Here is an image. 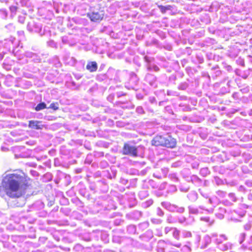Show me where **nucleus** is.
Masks as SVG:
<instances>
[{"label":"nucleus","mask_w":252,"mask_h":252,"mask_svg":"<svg viewBox=\"0 0 252 252\" xmlns=\"http://www.w3.org/2000/svg\"><path fill=\"white\" fill-rule=\"evenodd\" d=\"M200 220L206 223V225L208 226L212 225L214 223V220L209 217H201Z\"/></svg>","instance_id":"nucleus-13"},{"label":"nucleus","mask_w":252,"mask_h":252,"mask_svg":"<svg viewBox=\"0 0 252 252\" xmlns=\"http://www.w3.org/2000/svg\"><path fill=\"white\" fill-rule=\"evenodd\" d=\"M199 192L201 195L205 198H208L209 197V195L207 193L204 192L201 189H199Z\"/></svg>","instance_id":"nucleus-44"},{"label":"nucleus","mask_w":252,"mask_h":252,"mask_svg":"<svg viewBox=\"0 0 252 252\" xmlns=\"http://www.w3.org/2000/svg\"><path fill=\"white\" fill-rule=\"evenodd\" d=\"M188 87V85L186 83H182L180 84L178 86V89L181 90H186Z\"/></svg>","instance_id":"nucleus-36"},{"label":"nucleus","mask_w":252,"mask_h":252,"mask_svg":"<svg viewBox=\"0 0 252 252\" xmlns=\"http://www.w3.org/2000/svg\"><path fill=\"white\" fill-rule=\"evenodd\" d=\"M139 197L140 199H143L148 196L149 194L147 190H141L139 192Z\"/></svg>","instance_id":"nucleus-28"},{"label":"nucleus","mask_w":252,"mask_h":252,"mask_svg":"<svg viewBox=\"0 0 252 252\" xmlns=\"http://www.w3.org/2000/svg\"><path fill=\"white\" fill-rule=\"evenodd\" d=\"M216 193L220 198L224 197L226 194V192L222 190H218Z\"/></svg>","instance_id":"nucleus-37"},{"label":"nucleus","mask_w":252,"mask_h":252,"mask_svg":"<svg viewBox=\"0 0 252 252\" xmlns=\"http://www.w3.org/2000/svg\"><path fill=\"white\" fill-rule=\"evenodd\" d=\"M86 68L90 72L95 71L97 68V65L96 62H91L88 63Z\"/></svg>","instance_id":"nucleus-15"},{"label":"nucleus","mask_w":252,"mask_h":252,"mask_svg":"<svg viewBox=\"0 0 252 252\" xmlns=\"http://www.w3.org/2000/svg\"><path fill=\"white\" fill-rule=\"evenodd\" d=\"M210 173V171L209 169L207 167L202 168L200 170V174L201 176L203 177H205L209 175Z\"/></svg>","instance_id":"nucleus-26"},{"label":"nucleus","mask_w":252,"mask_h":252,"mask_svg":"<svg viewBox=\"0 0 252 252\" xmlns=\"http://www.w3.org/2000/svg\"><path fill=\"white\" fill-rule=\"evenodd\" d=\"M177 221L184 225H187L188 224L187 221V220L184 217H179L177 219Z\"/></svg>","instance_id":"nucleus-30"},{"label":"nucleus","mask_w":252,"mask_h":252,"mask_svg":"<svg viewBox=\"0 0 252 252\" xmlns=\"http://www.w3.org/2000/svg\"><path fill=\"white\" fill-rule=\"evenodd\" d=\"M212 240H213V238L212 237V234L210 236L209 235H205L203 238V240L204 241L205 244L204 246H202L201 248H206L209 244H210L212 241Z\"/></svg>","instance_id":"nucleus-19"},{"label":"nucleus","mask_w":252,"mask_h":252,"mask_svg":"<svg viewBox=\"0 0 252 252\" xmlns=\"http://www.w3.org/2000/svg\"><path fill=\"white\" fill-rule=\"evenodd\" d=\"M88 16L94 22H99L103 17V11L93 12L88 14Z\"/></svg>","instance_id":"nucleus-7"},{"label":"nucleus","mask_w":252,"mask_h":252,"mask_svg":"<svg viewBox=\"0 0 252 252\" xmlns=\"http://www.w3.org/2000/svg\"><path fill=\"white\" fill-rule=\"evenodd\" d=\"M198 209V211L200 212H199V214H203L204 212H206L208 213H213L214 212L213 208L207 209L203 205L199 206Z\"/></svg>","instance_id":"nucleus-18"},{"label":"nucleus","mask_w":252,"mask_h":252,"mask_svg":"<svg viewBox=\"0 0 252 252\" xmlns=\"http://www.w3.org/2000/svg\"><path fill=\"white\" fill-rule=\"evenodd\" d=\"M166 246V242L163 240H160L158 242L157 251L158 252H164L165 248Z\"/></svg>","instance_id":"nucleus-14"},{"label":"nucleus","mask_w":252,"mask_h":252,"mask_svg":"<svg viewBox=\"0 0 252 252\" xmlns=\"http://www.w3.org/2000/svg\"><path fill=\"white\" fill-rule=\"evenodd\" d=\"M176 145V140L170 135L166 134L165 138V147L173 148Z\"/></svg>","instance_id":"nucleus-10"},{"label":"nucleus","mask_w":252,"mask_h":252,"mask_svg":"<svg viewBox=\"0 0 252 252\" xmlns=\"http://www.w3.org/2000/svg\"><path fill=\"white\" fill-rule=\"evenodd\" d=\"M29 126L32 128L41 129L43 128V125L41 124V122L37 121H30L29 122Z\"/></svg>","instance_id":"nucleus-11"},{"label":"nucleus","mask_w":252,"mask_h":252,"mask_svg":"<svg viewBox=\"0 0 252 252\" xmlns=\"http://www.w3.org/2000/svg\"><path fill=\"white\" fill-rule=\"evenodd\" d=\"M187 197L190 201L194 202L198 199V194L195 191H191L188 194Z\"/></svg>","instance_id":"nucleus-16"},{"label":"nucleus","mask_w":252,"mask_h":252,"mask_svg":"<svg viewBox=\"0 0 252 252\" xmlns=\"http://www.w3.org/2000/svg\"><path fill=\"white\" fill-rule=\"evenodd\" d=\"M240 63L242 65H244V60H241V61H240Z\"/></svg>","instance_id":"nucleus-61"},{"label":"nucleus","mask_w":252,"mask_h":252,"mask_svg":"<svg viewBox=\"0 0 252 252\" xmlns=\"http://www.w3.org/2000/svg\"><path fill=\"white\" fill-rule=\"evenodd\" d=\"M121 222V220H116L114 221V223L116 225H118L120 224Z\"/></svg>","instance_id":"nucleus-54"},{"label":"nucleus","mask_w":252,"mask_h":252,"mask_svg":"<svg viewBox=\"0 0 252 252\" xmlns=\"http://www.w3.org/2000/svg\"><path fill=\"white\" fill-rule=\"evenodd\" d=\"M228 196H229V198H230V199L231 201H232L233 202L236 201L237 198H236V197L235 196V195L234 193H230L228 194Z\"/></svg>","instance_id":"nucleus-40"},{"label":"nucleus","mask_w":252,"mask_h":252,"mask_svg":"<svg viewBox=\"0 0 252 252\" xmlns=\"http://www.w3.org/2000/svg\"><path fill=\"white\" fill-rule=\"evenodd\" d=\"M142 213L141 211L134 210L126 215V218L134 220H137L142 217Z\"/></svg>","instance_id":"nucleus-8"},{"label":"nucleus","mask_w":252,"mask_h":252,"mask_svg":"<svg viewBox=\"0 0 252 252\" xmlns=\"http://www.w3.org/2000/svg\"><path fill=\"white\" fill-rule=\"evenodd\" d=\"M148 69L149 71L153 70V71L157 72V71H159V68L158 66H157L156 65L150 64L148 67Z\"/></svg>","instance_id":"nucleus-31"},{"label":"nucleus","mask_w":252,"mask_h":252,"mask_svg":"<svg viewBox=\"0 0 252 252\" xmlns=\"http://www.w3.org/2000/svg\"><path fill=\"white\" fill-rule=\"evenodd\" d=\"M136 228L134 225H129L127 227V231L129 234H134L136 232Z\"/></svg>","instance_id":"nucleus-27"},{"label":"nucleus","mask_w":252,"mask_h":252,"mask_svg":"<svg viewBox=\"0 0 252 252\" xmlns=\"http://www.w3.org/2000/svg\"><path fill=\"white\" fill-rule=\"evenodd\" d=\"M189 181L191 182L196 186L200 185L202 183L201 180L197 176L195 175L191 176Z\"/></svg>","instance_id":"nucleus-17"},{"label":"nucleus","mask_w":252,"mask_h":252,"mask_svg":"<svg viewBox=\"0 0 252 252\" xmlns=\"http://www.w3.org/2000/svg\"><path fill=\"white\" fill-rule=\"evenodd\" d=\"M122 183L124 184H126L127 183V181L123 179L122 180Z\"/></svg>","instance_id":"nucleus-60"},{"label":"nucleus","mask_w":252,"mask_h":252,"mask_svg":"<svg viewBox=\"0 0 252 252\" xmlns=\"http://www.w3.org/2000/svg\"><path fill=\"white\" fill-rule=\"evenodd\" d=\"M25 182L24 177L17 173L6 175L2 181L6 194L11 198L21 196L25 193Z\"/></svg>","instance_id":"nucleus-1"},{"label":"nucleus","mask_w":252,"mask_h":252,"mask_svg":"<svg viewBox=\"0 0 252 252\" xmlns=\"http://www.w3.org/2000/svg\"><path fill=\"white\" fill-rule=\"evenodd\" d=\"M10 10L11 11L14 12L16 11V8L15 7H11L10 8Z\"/></svg>","instance_id":"nucleus-59"},{"label":"nucleus","mask_w":252,"mask_h":252,"mask_svg":"<svg viewBox=\"0 0 252 252\" xmlns=\"http://www.w3.org/2000/svg\"><path fill=\"white\" fill-rule=\"evenodd\" d=\"M232 97L236 100L239 99V94L237 92H235L232 94Z\"/></svg>","instance_id":"nucleus-49"},{"label":"nucleus","mask_w":252,"mask_h":252,"mask_svg":"<svg viewBox=\"0 0 252 252\" xmlns=\"http://www.w3.org/2000/svg\"><path fill=\"white\" fill-rule=\"evenodd\" d=\"M0 12L3 15L4 18H6L7 16V13L5 10H0Z\"/></svg>","instance_id":"nucleus-52"},{"label":"nucleus","mask_w":252,"mask_h":252,"mask_svg":"<svg viewBox=\"0 0 252 252\" xmlns=\"http://www.w3.org/2000/svg\"><path fill=\"white\" fill-rule=\"evenodd\" d=\"M138 82L137 75L134 73L130 74L129 87L128 89H134Z\"/></svg>","instance_id":"nucleus-9"},{"label":"nucleus","mask_w":252,"mask_h":252,"mask_svg":"<svg viewBox=\"0 0 252 252\" xmlns=\"http://www.w3.org/2000/svg\"><path fill=\"white\" fill-rule=\"evenodd\" d=\"M239 190L241 191H245V188L243 186H241L239 187Z\"/></svg>","instance_id":"nucleus-58"},{"label":"nucleus","mask_w":252,"mask_h":252,"mask_svg":"<svg viewBox=\"0 0 252 252\" xmlns=\"http://www.w3.org/2000/svg\"><path fill=\"white\" fill-rule=\"evenodd\" d=\"M124 198L127 202L128 205L130 208L134 207L137 204L135 195L133 192H130L126 193L124 196Z\"/></svg>","instance_id":"nucleus-5"},{"label":"nucleus","mask_w":252,"mask_h":252,"mask_svg":"<svg viewBox=\"0 0 252 252\" xmlns=\"http://www.w3.org/2000/svg\"><path fill=\"white\" fill-rule=\"evenodd\" d=\"M157 215L159 217H162L164 215V212L161 210V208L158 207L157 209Z\"/></svg>","instance_id":"nucleus-39"},{"label":"nucleus","mask_w":252,"mask_h":252,"mask_svg":"<svg viewBox=\"0 0 252 252\" xmlns=\"http://www.w3.org/2000/svg\"><path fill=\"white\" fill-rule=\"evenodd\" d=\"M189 209V214H194V215H197L199 214V211H198V207H195L193 206H189L188 207Z\"/></svg>","instance_id":"nucleus-20"},{"label":"nucleus","mask_w":252,"mask_h":252,"mask_svg":"<svg viewBox=\"0 0 252 252\" xmlns=\"http://www.w3.org/2000/svg\"><path fill=\"white\" fill-rule=\"evenodd\" d=\"M162 103H163V101H160V102H159V105H162Z\"/></svg>","instance_id":"nucleus-64"},{"label":"nucleus","mask_w":252,"mask_h":252,"mask_svg":"<svg viewBox=\"0 0 252 252\" xmlns=\"http://www.w3.org/2000/svg\"><path fill=\"white\" fill-rule=\"evenodd\" d=\"M150 101L151 103H154L156 101V99L154 97H150Z\"/></svg>","instance_id":"nucleus-57"},{"label":"nucleus","mask_w":252,"mask_h":252,"mask_svg":"<svg viewBox=\"0 0 252 252\" xmlns=\"http://www.w3.org/2000/svg\"><path fill=\"white\" fill-rule=\"evenodd\" d=\"M166 135H157L153 139L152 145L155 146H163L165 147V138Z\"/></svg>","instance_id":"nucleus-6"},{"label":"nucleus","mask_w":252,"mask_h":252,"mask_svg":"<svg viewBox=\"0 0 252 252\" xmlns=\"http://www.w3.org/2000/svg\"><path fill=\"white\" fill-rule=\"evenodd\" d=\"M189 244L185 245L183 246L181 249V251L182 252H190L191 251V249L190 246V243H189Z\"/></svg>","instance_id":"nucleus-25"},{"label":"nucleus","mask_w":252,"mask_h":252,"mask_svg":"<svg viewBox=\"0 0 252 252\" xmlns=\"http://www.w3.org/2000/svg\"><path fill=\"white\" fill-rule=\"evenodd\" d=\"M142 147H138L136 148L135 146L130 144H125L123 148L124 154L130 155L133 157H137L139 156V150H142Z\"/></svg>","instance_id":"nucleus-3"},{"label":"nucleus","mask_w":252,"mask_h":252,"mask_svg":"<svg viewBox=\"0 0 252 252\" xmlns=\"http://www.w3.org/2000/svg\"><path fill=\"white\" fill-rule=\"evenodd\" d=\"M151 221L155 224H160L162 220L159 219L153 218L151 219Z\"/></svg>","instance_id":"nucleus-41"},{"label":"nucleus","mask_w":252,"mask_h":252,"mask_svg":"<svg viewBox=\"0 0 252 252\" xmlns=\"http://www.w3.org/2000/svg\"><path fill=\"white\" fill-rule=\"evenodd\" d=\"M213 241L217 245V247L220 250L225 251L232 248V244L230 242L223 243L227 240V237L224 234L218 235L217 233H212Z\"/></svg>","instance_id":"nucleus-2"},{"label":"nucleus","mask_w":252,"mask_h":252,"mask_svg":"<svg viewBox=\"0 0 252 252\" xmlns=\"http://www.w3.org/2000/svg\"><path fill=\"white\" fill-rule=\"evenodd\" d=\"M122 238L118 236H114L113 237V242L120 244L122 242Z\"/></svg>","instance_id":"nucleus-35"},{"label":"nucleus","mask_w":252,"mask_h":252,"mask_svg":"<svg viewBox=\"0 0 252 252\" xmlns=\"http://www.w3.org/2000/svg\"><path fill=\"white\" fill-rule=\"evenodd\" d=\"M246 184L249 187H252V182L251 181H246Z\"/></svg>","instance_id":"nucleus-56"},{"label":"nucleus","mask_w":252,"mask_h":252,"mask_svg":"<svg viewBox=\"0 0 252 252\" xmlns=\"http://www.w3.org/2000/svg\"><path fill=\"white\" fill-rule=\"evenodd\" d=\"M169 244L176 247L177 248H180L182 246L181 243H173L172 242H169Z\"/></svg>","instance_id":"nucleus-48"},{"label":"nucleus","mask_w":252,"mask_h":252,"mask_svg":"<svg viewBox=\"0 0 252 252\" xmlns=\"http://www.w3.org/2000/svg\"><path fill=\"white\" fill-rule=\"evenodd\" d=\"M180 190L182 192H186L189 190V188H188V187L184 188L183 187H181L180 188Z\"/></svg>","instance_id":"nucleus-50"},{"label":"nucleus","mask_w":252,"mask_h":252,"mask_svg":"<svg viewBox=\"0 0 252 252\" xmlns=\"http://www.w3.org/2000/svg\"><path fill=\"white\" fill-rule=\"evenodd\" d=\"M220 212L216 213V216L220 219H222L224 217V214L225 213V209L223 208H219Z\"/></svg>","instance_id":"nucleus-22"},{"label":"nucleus","mask_w":252,"mask_h":252,"mask_svg":"<svg viewBox=\"0 0 252 252\" xmlns=\"http://www.w3.org/2000/svg\"><path fill=\"white\" fill-rule=\"evenodd\" d=\"M173 228H171L169 227H166L164 229V232L165 234H167L169 232H170L171 230H173Z\"/></svg>","instance_id":"nucleus-51"},{"label":"nucleus","mask_w":252,"mask_h":252,"mask_svg":"<svg viewBox=\"0 0 252 252\" xmlns=\"http://www.w3.org/2000/svg\"><path fill=\"white\" fill-rule=\"evenodd\" d=\"M209 201V203H210V204H212V203H213L212 200L211 198L209 199V201Z\"/></svg>","instance_id":"nucleus-62"},{"label":"nucleus","mask_w":252,"mask_h":252,"mask_svg":"<svg viewBox=\"0 0 252 252\" xmlns=\"http://www.w3.org/2000/svg\"><path fill=\"white\" fill-rule=\"evenodd\" d=\"M154 176L156 177V178H158L159 179L160 178V177L158 176H156L155 174H154Z\"/></svg>","instance_id":"nucleus-63"},{"label":"nucleus","mask_w":252,"mask_h":252,"mask_svg":"<svg viewBox=\"0 0 252 252\" xmlns=\"http://www.w3.org/2000/svg\"><path fill=\"white\" fill-rule=\"evenodd\" d=\"M172 235L175 239L179 240L180 239V231L178 230L176 228H173Z\"/></svg>","instance_id":"nucleus-24"},{"label":"nucleus","mask_w":252,"mask_h":252,"mask_svg":"<svg viewBox=\"0 0 252 252\" xmlns=\"http://www.w3.org/2000/svg\"><path fill=\"white\" fill-rule=\"evenodd\" d=\"M246 234L245 233H241L238 237V241L240 244H242L245 239Z\"/></svg>","instance_id":"nucleus-33"},{"label":"nucleus","mask_w":252,"mask_h":252,"mask_svg":"<svg viewBox=\"0 0 252 252\" xmlns=\"http://www.w3.org/2000/svg\"><path fill=\"white\" fill-rule=\"evenodd\" d=\"M159 9H160V11L162 13H165L167 10H170L171 9V6L170 5H167V6H163V5H158V6Z\"/></svg>","instance_id":"nucleus-23"},{"label":"nucleus","mask_w":252,"mask_h":252,"mask_svg":"<svg viewBox=\"0 0 252 252\" xmlns=\"http://www.w3.org/2000/svg\"><path fill=\"white\" fill-rule=\"evenodd\" d=\"M183 236L185 238H189L191 237V233L189 231H185L183 232Z\"/></svg>","instance_id":"nucleus-42"},{"label":"nucleus","mask_w":252,"mask_h":252,"mask_svg":"<svg viewBox=\"0 0 252 252\" xmlns=\"http://www.w3.org/2000/svg\"><path fill=\"white\" fill-rule=\"evenodd\" d=\"M125 94L123 93L122 92H118L116 93V95L118 97H119L121 96L124 95Z\"/></svg>","instance_id":"nucleus-53"},{"label":"nucleus","mask_w":252,"mask_h":252,"mask_svg":"<svg viewBox=\"0 0 252 252\" xmlns=\"http://www.w3.org/2000/svg\"><path fill=\"white\" fill-rule=\"evenodd\" d=\"M161 205L167 211L171 212H176L178 213H183L185 212V209L183 207L178 206L175 204H173L168 201H164L161 203Z\"/></svg>","instance_id":"nucleus-4"},{"label":"nucleus","mask_w":252,"mask_h":252,"mask_svg":"<svg viewBox=\"0 0 252 252\" xmlns=\"http://www.w3.org/2000/svg\"><path fill=\"white\" fill-rule=\"evenodd\" d=\"M140 227L147 228L149 226V223L148 222H144L139 224Z\"/></svg>","instance_id":"nucleus-47"},{"label":"nucleus","mask_w":252,"mask_h":252,"mask_svg":"<svg viewBox=\"0 0 252 252\" xmlns=\"http://www.w3.org/2000/svg\"><path fill=\"white\" fill-rule=\"evenodd\" d=\"M49 108H51L55 110H56L59 108L58 104V103H52L50 104V106L49 107Z\"/></svg>","instance_id":"nucleus-43"},{"label":"nucleus","mask_w":252,"mask_h":252,"mask_svg":"<svg viewBox=\"0 0 252 252\" xmlns=\"http://www.w3.org/2000/svg\"><path fill=\"white\" fill-rule=\"evenodd\" d=\"M145 81L151 86H156V77L153 74H147L145 76Z\"/></svg>","instance_id":"nucleus-12"},{"label":"nucleus","mask_w":252,"mask_h":252,"mask_svg":"<svg viewBox=\"0 0 252 252\" xmlns=\"http://www.w3.org/2000/svg\"><path fill=\"white\" fill-rule=\"evenodd\" d=\"M153 203V201L152 199H149L142 203V206L144 208H148L152 205Z\"/></svg>","instance_id":"nucleus-32"},{"label":"nucleus","mask_w":252,"mask_h":252,"mask_svg":"<svg viewBox=\"0 0 252 252\" xmlns=\"http://www.w3.org/2000/svg\"><path fill=\"white\" fill-rule=\"evenodd\" d=\"M46 108V104L44 102H41L38 104L36 107H35V110L36 111H40L42 109H43Z\"/></svg>","instance_id":"nucleus-34"},{"label":"nucleus","mask_w":252,"mask_h":252,"mask_svg":"<svg viewBox=\"0 0 252 252\" xmlns=\"http://www.w3.org/2000/svg\"><path fill=\"white\" fill-rule=\"evenodd\" d=\"M166 221L169 223H174L177 222V219L171 215H168L167 216Z\"/></svg>","instance_id":"nucleus-21"},{"label":"nucleus","mask_w":252,"mask_h":252,"mask_svg":"<svg viewBox=\"0 0 252 252\" xmlns=\"http://www.w3.org/2000/svg\"><path fill=\"white\" fill-rule=\"evenodd\" d=\"M252 227V225L250 222H248L244 225V228L246 230H249Z\"/></svg>","instance_id":"nucleus-45"},{"label":"nucleus","mask_w":252,"mask_h":252,"mask_svg":"<svg viewBox=\"0 0 252 252\" xmlns=\"http://www.w3.org/2000/svg\"><path fill=\"white\" fill-rule=\"evenodd\" d=\"M169 178L174 182H179V179L176 173H172L169 175Z\"/></svg>","instance_id":"nucleus-29"},{"label":"nucleus","mask_w":252,"mask_h":252,"mask_svg":"<svg viewBox=\"0 0 252 252\" xmlns=\"http://www.w3.org/2000/svg\"><path fill=\"white\" fill-rule=\"evenodd\" d=\"M215 181L217 185H220L222 183V181L218 177L215 178Z\"/></svg>","instance_id":"nucleus-46"},{"label":"nucleus","mask_w":252,"mask_h":252,"mask_svg":"<svg viewBox=\"0 0 252 252\" xmlns=\"http://www.w3.org/2000/svg\"><path fill=\"white\" fill-rule=\"evenodd\" d=\"M248 199L249 200L252 201V192L248 194Z\"/></svg>","instance_id":"nucleus-55"},{"label":"nucleus","mask_w":252,"mask_h":252,"mask_svg":"<svg viewBox=\"0 0 252 252\" xmlns=\"http://www.w3.org/2000/svg\"><path fill=\"white\" fill-rule=\"evenodd\" d=\"M136 112L139 114H143L145 112L142 107L138 106L136 109Z\"/></svg>","instance_id":"nucleus-38"}]
</instances>
